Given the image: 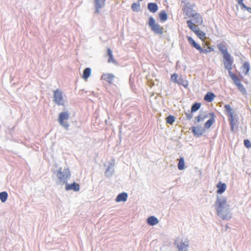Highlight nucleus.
Segmentation results:
<instances>
[{
  "instance_id": "obj_27",
  "label": "nucleus",
  "mask_w": 251,
  "mask_h": 251,
  "mask_svg": "<svg viewBox=\"0 0 251 251\" xmlns=\"http://www.w3.org/2000/svg\"><path fill=\"white\" fill-rule=\"evenodd\" d=\"M250 64L248 62H245L243 65V72L245 75H247L250 71Z\"/></svg>"
},
{
  "instance_id": "obj_18",
  "label": "nucleus",
  "mask_w": 251,
  "mask_h": 251,
  "mask_svg": "<svg viewBox=\"0 0 251 251\" xmlns=\"http://www.w3.org/2000/svg\"><path fill=\"white\" fill-rule=\"evenodd\" d=\"M147 223L150 226H154L159 223V220L156 217L151 216L147 219Z\"/></svg>"
},
{
  "instance_id": "obj_33",
  "label": "nucleus",
  "mask_w": 251,
  "mask_h": 251,
  "mask_svg": "<svg viewBox=\"0 0 251 251\" xmlns=\"http://www.w3.org/2000/svg\"><path fill=\"white\" fill-rule=\"evenodd\" d=\"M175 117L172 115L168 116L166 118V122L167 124L172 125L175 122Z\"/></svg>"
},
{
  "instance_id": "obj_30",
  "label": "nucleus",
  "mask_w": 251,
  "mask_h": 251,
  "mask_svg": "<svg viewBox=\"0 0 251 251\" xmlns=\"http://www.w3.org/2000/svg\"><path fill=\"white\" fill-rule=\"evenodd\" d=\"M131 8L133 11L138 12L140 10V4L139 2H134L131 5Z\"/></svg>"
},
{
  "instance_id": "obj_24",
  "label": "nucleus",
  "mask_w": 251,
  "mask_h": 251,
  "mask_svg": "<svg viewBox=\"0 0 251 251\" xmlns=\"http://www.w3.org/2000/svg\"><path fill=\"white\" fill-rule=\"evenodd\" d=\"M185 12L186 15L189 17H193L195 14L197 13L192 8L190 7H187L185 9Z\"/></svg>"
},
{
  "instance_id": "obj_12",
  "label": "nucleus",
  "mask_w": 251,
  "mask_h": 251,
  "mask_svg": "<svg viewBox=\"0 0 251 251\" xmlns=\"http://www.w3.org/2000/svg\"><path fill=\"white\" fill-rule=\"evenodd\" d=\"M115 76L112 74H104L101 76V79L104 80L109 84H112Z\"/></svg>"
},
{
  "instance_id": "obj_44",
  "label": "nucleus",
  "mask_w": 251,
  "mask_h": 251,
  "mask_svg": "<svg viewBox=\"0 0 251 251\" xmlns=\"http://www.w3.org/2000/svg\"><path fill=\"white\" fill-rule=\"evenodd\" d=\"M195 34L198 33L199 31L200 30V28L197 25H194V26L191 29Z\"/></svg>"
},
{
  "instance_id": "obj_34",
  "label": "nucleus",
  "mask_w": 251,
  "mask_h": 251,
  "mask_svg": "<svg viewBox=\"0 0 251 251\" xmlns=\"http://www.w3.org/2000/svg\"><path fill=\"white\" fill-rule=\"evenodd\" d=\"M207 117V115H205L203 117H201V114L199 115L198 116L196 117L195 118V124L200 122L201 121H203L205 118Z\"/></svg>"
},
{
  "instance_id": "obj_21",
  "label": "nucleus",
  "mask_w": 251,
  "mask_h": 251,
  "mask_svg": "<svg viewBox=\"0 0 251 251\" xmlns=\"http://www.w3.org/2000/svg\"><path fill=\"white\" fill-rule=\"evenodd\" d=\"M159 18L162 22L166 21L168 19V15L165 10H161L159 13Z\"/></svg>"
},
{
  "instance_id": "obj_1",
  "label": "nucleus",
  "mask_w": 251,
  "mask_h": 251,
  "mask_svg": "<svg viewBox=\"0 0 251 251\" xmlns=\"http://www.w3.org/2000/svg\"><path fill=\"white\" fill-rule=\"evenodd\" d=\"M217 215L223 220L231 218V213L229 205L227 203L226 198L223 196H217V200L214 204Z\"/></svg>"
},
{
  "instance_id": "obj_41",
  "label": "nucleus",
  "mask_w": 251,
  "mask_h": 251,
  "mask_svg": "<svg viewBox=\"0 0 251 251\" xmlns=\"http://www.w3.org/2000/svg\"><path fill=\"white\" fill-rule=\"evenodd\" d=\"M185 114L186 116L187 119L188 120H191L193 117L192 113H191V112H190L189 110L187 112H185Z\"/></svg>"
},
{
  "instance_id": "obj_20",
  "label": "nucleus",
  "mask_w": 251,
  "mask_h": 251,
  "mask_svg": "<svg viewBox=\"0 0 251 251\" xmlns=\"http://www.w3.org/2000/svg\"><path fill=\"white\" fill-rule=\"evenodd\" d=\"M215 97V95L214 93L212 92H207L204 96V100L207 102H210L213 100Z\"/></svg>"
},
{
  "instance_id": "obj_8",
  "label": "nucleus",
  "mask_w": 251,
  "mask_h": 251,
  "mask_svg": "<svg viewBox=\"0 0 251 251\" xmlns=\"http://www.w3.org/2000/svg\"><path fill=\"white\" fill-rule=\"evenodd\" d=\"M191 130L194 135L197 137H201L205 132V129L200 126H192Z\"/></svg>"
},
{
  "instance_id": "obj_5",
  "label": "nucleus",
  "mask_w": 251,
  "mask_h": 251,
  "mask_svg": "<svg viewBox=\"0 0 251 251\" xmlns=\"http://www.w3.org/2000/svg\"><path fill=\"white\" fill-rule=\"evenodd\" d=\"M70 117V114L68 112L64 111L61 112L58 116V122L59 124L63 127L66 130H68L70 125L67 122Z\"/></svg>"
},
{
  "instance_id": "obj_17",
  "label": "nucleus",
  "mask_w": 251,
  "mask_h": 251,
  "mask_svg": "<svg viewBox=\"0 0 251 251\" xmlns=\"http://www.w3.org/2000/svg\"><path fill=\"white\" fill-rule=\"evenodd\" d=\"M148 9L151 13H155L158 9V6L156 3L150 2L148 4Z\"/></svg>"
},
{
  "instance_id": "obj_35",
  "label": "nucleus",
  "mask_w": 251,
  "mask_h": 251,
  "mask_svg": "<svg viewBox=\"0 0 251 251\" xmlns=\"http://www.w3.org/2000/svg\"><path fill=\"white\" fill-rule=\"evenodd\" d=\"M196 34L201 40H203L206 38L205 32L201 31V30H200L198 33H196Z\"/></svg>"
},
{
  "instance_id": "obj_47",
  "label": "nucleus",
  "mask_w": 251,
  "mask_h": 251,
  "mask_svg": "<svg viewBox=\"0 0 251 251\" xmlns=\"http://www.w3.org/2000/svg\"><path fill=\"white\" fill-rule=\"evenodd\" d=\"M234 126H230V130L232 132L234 131Z\"/></svg>"
},
{
  "instance_id": "obj_31",
  "label": "nucleus",
  "mask_w": 251,
  "mask_h": 251,
  "mask_svg": "<svg viewBox=\"0 0 251 251\" xmlns=\"http://www.w3.org/2000/svg\"><path fill=\"white\" fill-rule=\"evenodd\" d=\"M8 198V194L6 192L3 191L0 193V200L2 202L6 201Z\"/></svg>"
},
{
  "instance_id": "obj_22",
  "label": "nucleus",
  "mask_w": 251,
  "mask_h": 251,
  "mask_svg": "<svg viewBox=\"0 0 251 251\" xmlns=\"http://www.w3.org/2000/svg\"><path fill=\"white\" fill-rule=\"evenodd\" d=\"M179 85H182L185 88H187L188 86V81L182 77H179L177 83Z\"/></svg>"
},
{
  "instance_id": "obj_26",
  "label": "nucleus",
  "mask_w": 251,
  "mask_h": 251,
  "mask_svg": "<svg viewBox=\"0 0 251 251\" xmlns=\"http://www.w3.org/2000/svg\"><path fill=\"white\" fill-rule=\"evenodd\" d=\"M225 111L226 112V115L228 117H230L233 115V110L231 108V106L229 104H226L224 106Z\"/></svg>"
},
{
  "instance_id": "obj_14",
  "label": "nucleus",
  "mask_w": 251,
  "mask_h": 251,
  "mask_svg": "<svg viewBox=\"0 0 251 251\" xmlns=\"http://www.w3.org/2000/svg\"><path fill=\"white\" fill-rule=\"evenodd\" d=\"M187 38L188 42H189L190 45L200 51V50H201V46L198 43H197L191 37L187 36Z\"/></svg>"
},
{
  "instance_id": "obj_45",
  "label": "nucleus",
  "mask_w": 251,
  "mask_h": 251,
  "mask_svg": "<svg viewBox=\"0 0 251 251\" xmlns=\"http://www.w3.org/2000/svg\"><path fill=\"white\" fill-rule=\"evenodd\" d=\"M237 2L238 4L240 6L241 9H244L246 5L243 3V0H240L239 1H237Z\"/></svg>"
},
{
  "instance_id": "obj_23",
  "label": "nucleus",
  "mask_w": 251,
  "mask_h": 251,
  "mask_svg": "<svg viewBox=\"0 0 251 251\" xmlns=\"http://www.w3.org/2000/svg\"><path fill=\"white\" fill-rule=\"evenodd\" d=\"M91 74V69L90 68H85L83 72L82 77L86 80Z\"/></svg>"
},
{
  "instance_id": "obj_16",
  "label": "nucleus",
  "mask_w": 251,
  "mask_h": 251,
  "mask_svg": "<svg viewBox=\"0 0 251 251\" xmlns=\"http://www.w3.org/2000/svg\"><path fill=\"white\" fill-rule=\"evenodd\" d=\"M217 187L218 188L217 193L219 194H222L225 191L226 188V185L225 183L219 182L217 185Z\"/></svg>"
},
{
  "instance_id": "obj_48",
  "label": "nucleus",
  "mask_w": 251,
  "mask_h": 251,
  "mask_svg": "<svg viewBox=\"0 0 251 251\" xmlns=\"http://www.w3.org/2000/svg\"><path fill=\"white\" fill-rule=\"evenodd\" d=\"M240 0H236V1L237 2L238 1H239Z\"/></svg>"
},
{
  "instance_id": "obj_32",
  "label": "nucleus",
  "mask_w": 251,
  "mask_h": 251,
  "mask_svg": "<svg viewBox=\"0 0 251 251\" xmlns=\"http://www.w3.org/2000/svg\"><path fill=\"white\" fill-rule=\"evenodd\" d=\"M214 48L212 47H208L207 48L204 49L201 47V50H200V52L201 53L207 54V53L214 51Z\"/></svg>"
},
{
  "instance_id": "obj_11",
  "label": "nucleus",
  "mask_w": 251,
  "mask_h": 251,
  "mask_svg": "<svg viewBox=\"0 0 251 251\" xmlns=\"http://www.w3.org/2000/svg\"><path fill=\"white\" fill-rule=\"evenodd\" d=\"M105 0H95V13H99L100 10L105 5Z\"/></svg>"
},
{
  "instance_id": "obj_43",
  "label": "nucleus",
  "mask_w": 251,
  "mask_h": 251,
  "mask_svg": "<svg viewBox=\"0 0 251 251\" xmlns=\"http://www.w3.org/2000/svg\"><path fill=\"white\" fill-rule=\"evenodd\" d=\"M187 26L191 29V30L194 26V25H195L194 23H193L191 20H188L187 21Z\"/></svg>"
},
{
  "instance_id": "obj_2",
  "label": "nucleus",
  "mask_w": 251,
  "mask_h": 251,
  "mask_svg": "<svg viewBox=\"0 0 251 251\" xmlns=\"http://www.w3.org/2000/svg\"><path fill=\"white\" fill-rule=\"evenodd\" d=\"M217 46L218 49L223 55L225 68L226 69H230L232 58L230 54L228 52L226 46L223 43L218 44Z\"/></svg>"
},
{
  "instance_id": "obj_13",
  "label": "nucleus",
  "mask_w": 251,
  "mask_h": 251,
  "mask_svg": "<svg viewBox=\"0 0 251 251\" xmlns=\"http://www.w3.org/2000/svg\"><path fill=\"white\" fill-rule=\"evenodd\" d=\"M209 115L211 118L209 119L204 124V128L208 129L211 127L213 124L215 122V115L213 112L210 113Z\"/></svg>"
},
{
  "instance_id": "obj_19",
  "label": "nucleus",
  "mask_w": 251,
  "mask_h": 251,
  "mask_svg": "<svg viewBox=\"0 0 251 251\" xmlns=\"http://www.w3.org/2000/svg\"><path fill=\"white\" fill-rule=\"evenodd\" d=\"M192 18L195 24L200 25L202 23L203 21L202 17L198 13L195 14Z\"/></svg>"
},
{
  "instance_id": "obj_38",
  "label": "nucleus",
  "mask_w": 251,
  "mask_h": 251,
  "mask_svg": "<svg viewBox=\"0 0 251 251\" xmlns=\"http://www.w3.org/2000/svg\"><path fill=\"white\" fill-rule=\"evenodd\" d=\"M179 78V77H178V75L176 74H174L171 76V80L172 81H174L175 83H177V80Z\"/></svg>"
},
{
  "instance_id": "obj_39",
  "label": "nucleus",
  "mask_w": 251,
  "mask_h": 251,
  "mask_svg": "<svg viewBox=\"0 0 251 251\" xmlns=\"http://www.w3.org/2000/svg\"><path fill=\"white\" fill-rule=\"evenodd\" d=\"M244 144L245 147L249 149L251 147V143L248 139H245L244 141Z\"/></svg>"
},
{
  "instance_id": "obj_25",
  "label": "nucleus",
  "mask_w": 251,
  "mask_h": 251,
  "mask_svg": "<svg viewBox=\"0 0 251 251\" xmlns=\"http://www.w3.org/2000/svg\"><path fill=\"white\" fill-rule=\"evenodd\" d=\"M107 55L109 57L108 62L109 63H112L113 64H116V61L114 59L113 56L112 51L110 49H108V50H107Z\"/></svg>"
},
{
  "instance_id": "obj_46",
  "label": "nucleus",
  "mask_w": 251,
  "mask_h": 251,
  "mask_svg": "<svg viewBox=\"0 0 251 251\" xmlns=\"http://www.w3.org/2000/svg\"><path fill=\"white\" fill-rule=\"evenodd\" d=\"M244 9L247 10L249 13H251V7H248L246 5L245 7H244Z\"/></svg>"
},
{
  "instance_id": "obj_4",
  "label": "nucleus",
  "mask_w": 251,
  "mask_h": 251,
  "mask_svg": "<svg viewBox=\"0 0 251 251\" xmlns=\"http://www.w3.org/2000/svg\"><path fill=\"white\" fill-rule=\"evenodd\" d=\"M148 25L151 27V31L155 34L158 35L163 34V27L160 26L158 24L155 23L154 19L151 16L149 18Z\"/></svg>"
},
{
  "instance_id": "obj_28",
  "label": "nucleus",
  "mask_w": 251,
  "mask_h": 251,
  "mask_svg": "<svg viewBox=\"0 0 251 251\" xmlns=\"http://www.w3.org/2000/svg\"><path fill=\"white\" fill-rule=\"evenodd\" d=\"M185 162L183 157H181L179 158V162L177 165L178 169L179 170H182L184 168Z\"/></svg>"
},
{
  "instance_id": "obj_37",
  "label": "nucleus",
  "mask_w": 251,
  "mask_h": 251,
  "mask_svg": "<svg viewBox=\"0 0 251 251\" xmlns=\"http://www.w3.org/2000/svg\"><path fill=\"white\" fill-rule=\"evenodd\" d=\"M237 86L239 90L241 91L242 93H245L246 92V89L244 88L243 85L241 83V82L240 84H238V85H237Z\"/></svg>"
},
{
  "instance_id": "obj_42",
  "label": "nucleus",
  "mask_w": 251,
  "mask_h": 251,
  "mask_svg": "<svg viewBox=\"0 0 251 251\" xmlns=\"http://www.w3.org/2000/svg\"><path fill=\"white\" fill-rule=\"evenodd\" d=\"M232 64H233V60L232 59L231 60V65L230 66V69H227V70H228L229 75H230V76L231 77L232 79L233 78V76H236L235 74H233L231 72V70L232 69Z\"/></svg>"
},
{
  "instance_id": "obj_10",
  "label": "nucleus",
  "mask_w": 251,
  "mask_h": 251,
  "mask_svg": "<svg viewBox=\"0 0 251 251\" xmlns=\"http://www.w3.org/2000/svg\"><path fill=\"white\" fill-rule=\"evenodd\" d=\"M114 163L113 162H110L107 169L105 171V176L107 177H111L114 173Z\"/></svg>"
},
{
  "instance_id": "obj_40",
  "label": "nucleus",
  "mask_w": 251,
  "mask_h": 251,
  "mask_svg": "<svg viewBox=\"0 0 251 251\" xmlns=\"http://www.w3.org/2000/svg\"><path fill=\"white\" fill-rule=\"evenodd\" d=\"M232 79L233 80L234 84L236 86L241 83V80L237 76H233V78Z\"/></svg>"
},
{
  "instance_id": "obj_3",
  "label": "nucleus",
  "mask_w": 251,
  "mask_h": 251,
  "mask_svg": "<svg viewBox=\"0 0 251 251\" xmlns=\"http://www.w3.org/2000/svg\"><path fill=\"white\" fill-rule=\"evenodd\" d=\"M56 176L58 180L57 183L63 184L67 183L71 177L70 171L68 168L63 169L62 167H60L56 171Z\"/></svg>"
},
{
  "instance_id": "obj_7",
  "label": "nucleus",
  "mask_w": 251,
  "mask_h": 251,
  "mask_svg": "<svg viewBox=\"0 0 251 251\" xmlns=\"http://www.w3.org/2000/svg\"><path fill=\"white\" fill-rule=\"evenodd\" d=\"M175 245L178 249V251H188L189 247V241L186 239L184 242L182 241L176 240Z\"/></svg>"
},
{
  "instance_id": "obj_29",
  "label": "nucleus",
  "mask_w": 251,
  "mask_h": 251,
  "mask_svg": "<svg viewBox=\"0 0 251 251\" xmlns=\"http://www.w3.org/2000/svg\"><path fill=\"white\" fill-rule=\"evenodd\" d=\"M201 104L199 102H195L194 103L191 107V113L196 112L198 111L201 107Z\"/></svg>"
},
{
  "instance_id": "obj_15",
  "label": "nucleus",
  "mask_w": 251,
  "mask_h": 251,
  "mask_svg": "<svg viewBox=\"0 0 251 251\" xmlns=\"http://www.w3.org/2000/svg\"><path fill=\"white\" fill-rule=\"evenodd\" d=\"M128 195L126 192H123L118 195L116 198V202L126 201L127 200Z\"/></svg>"
},
{
  "instance_id": "obj_36",
  "label": "nucleus",
  "mask_w": 251,
  "mask_h": 251,
  "mask_svg": "<svg viewBox=\"0 0 251 251\" xmlns=\"http://www.w3.org/2000/svg\"><path fill=\"white\" fill-rule=\"evenodd\" d=\"M228 120L230 126H235L236 120L234 119L233 115L228 117Z\"/></svg>"
},
{
  "instance_id": "obj_9",
  "label": "nucleus",
  "mask_w": 251,
  "mask_h": 251,
  "mask_svg": "<svg viewBox=\"0 0 251 251\" xmlns=\"http://www.w3.org/2000/svg\"><path fill=\"white\" fill-rule=\"evenodd\" d=\"M65 184V190L66 191L73 190L75 192H77L80 189L79 185L74 182L71 184H68V182Z\"/></svg>"
},
{
  "instance_id": "obj_6",
  "label": "nucleus",
  "mask_w": 251,
  "mask_h": 251,
  "mask_svg": "<svg viewBox=\"0 0 251 251\" xmlns=\"http://www.w3.org/2000/svg\"><path fill=\"white\" fill-rule=\"evenodd\" d=\"M53 102L58 105H64L65 100L63 98V94L62 91L57 89L53 91Z\"/></svg>"
}]
</instances>
